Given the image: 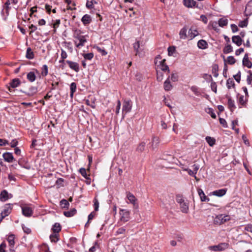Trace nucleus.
Masks as SVG:
<instances>
[{
    "instance_id": "obj_43",
    "label": "nucleus",
    "mask_w": 252,
    "mask_h": 252,
    "mask_svg": "<svg viewBox=\"0 0 252 252\" xmlns=\"http://www.w3.org/2000/svg\"><path fill=\"white\" fill-rule=\"evenodd\" d=\"M162 71H167L168 72H169V67L167 65H166L164 63H162L161 65H159L158 67Z\"/></svg>"
},
{
    "instance_id": "obj_35",
    "label": "nucleus",
    "mask_w": 252,
    "mask_h": 252,
    "mask_svg": "<svg viewBox=\"0 0 252 252\" xmlns=\"http://www.w3.org/2000/svg\"><path fill=\"white\" fill-rule=\"evenodd\" d=\"M26 58L28 59H32L34 58L33 52L30 48H28L27 50Z\"/></svg>"
},
{
    "instance_id": "obj_13",
    "label": "nucleus",
    "mask_w": 252,
    "mask_h": 252,
    "mask_svg": "<svg viewBox=\"0 0 252 252\" xmlns=\"http://www.w3.org/2000/svg\"><path fill=\"white\" fill-rule=\"evenodd\" d=\"M66 62L71 69L77 72L79 71V65L78 63L70 61H66Z\"/></svg>"
},
{
    "instance_id": "obj_7",
    "label": "nucleus",
    "mask_w": 252,
    "mask_h": 252,
    "mask_svg": "<svg viewBox=\"0 0 252 252\" xmlns=\"http://www.w3.org/2000/svg\"><path fill=\"white\" fill-rule=\"evenodd\" d=\"M184 4L187 7L192 8L194 6L202 9L203 8V5H199L198 3H196L194 0H184Z\"/></svg>"
},
{
    "instance_id": "obj_10",
    "label": "nucleus",
    "mask_w": 252,
    "mask_h": 252,
    "mask_svg": "<svg viewBox=\"0 0 252 252\" xmlns=\"http://www.w3.org/2000/svg\"><path fill=\"white\" fill-rule=\"evenodd\" d=\"M227 191L226 189H222L218 190H216L212 192H211L209 196H211L212 195H216L219 197H221L225 194Z\"/></svg>"
},
{
    "instance_id": "obj_59",
    "label": "nucleus",
    "mask_w": 252,
    "mask_h": 252,
    "mask_svg": "<svg viewBox=\"0 0 252 252\" xmlns=\"http://www.w3.org/2000/svg\"><path fill=\"white\" fill-rule=\"evenodd\" d=\"M121 103L119 100L117 101V105L116 108V114L118 115L119 113L121 108Z\"/></svg>"
},
{
    "instance_id": "obj_44",
    "label": "nucleus",
    "mask_w": 252,
    "mask_h": 252,
    "mask_svg": "<svg viewBox=\"0 0 252 252\" xmlns=\"http://www.w3.org/2000/svg\"><path fill=\"white\" fill-rule=\"evenodd\" d=\"M197 46L200 49H205V40L203 39L199 40L197 43Z\"/></svg>"
},
{
    "instance_id": "obj_15",
    "label": "nucleus",
    "mask_w": 252,
    "mask_h": 252,
    "mask_svg": "<svg viewBox=\"0 0 252 252\" xmlns=\"http://www.w3.org/2000/svg\"><path fill=\"white\" fill-rule=\"evenodd\" d=\"M163 87L164 90L166 91H169L172 90L173 86L170 81V76H169L164 82Z\"/></svg>"
},
{
    "instance_id": "obj_55",
    "label": "nucleus",
    "mask_w": 252,
    "mask_h": 252,
    "mask_svg": "<svg viewBox=\"0 0 252 252\" xmlns=\"http://www.w3.org/2000/svg\"><path fill=\"white\" fill-rule=\"evenodd\" d=\"M219 121H220V124L224 127H227V123H226V121L225 120V119H224L223 118H220Z\"/></svg>"
},
{
    "instance_id": "obj_12",
    "label": "nucleus",
    "mask_w": 252,
    "mask_h": 252,
    "mask_svg": "<svg viewBox=\"0 0 252 252\" xmlns=\"http://www.w3.org/2000/svg\"><path fill=\"white\" fill-rule=\"evenodd\" d=\"M242 63L244 66L247 67L248 68H251L252 67V63L249 60L248 53L245 54L242 61Z\"/></svg>"
},
{
    "instance_id": "obj_51",
    "label": "nucleus",
    "mask_w": 252,
    "mask_h": 252,
    "mask_svg": "<svg viewBox=\"0 0 252 252\" xmlns=\"http://www.w3.org/2000/svg\"><path fill=\"white\" fill-rule=\"evenodd\" d=\"M50 238L52 242H56L58 240V234L57 233L51 234L50 236Z\"/></svg>"
},
{
    "instance_id": "obj_37",
    "label": "nucleus",
    "mask_w": 252,
    "mask_h": 252,
    "mask_svg": "<svg viewBox=\"0 0 252 252\" xmlns=\"http://www.w3.org/2000/svg\"><path fill=\"white\" fill-rule=\"evenodd\" d=\"M236 62V59L234 58L233 56H228L227 58L226 63H228L229 64L233 65Z\"/></svg>"
},
{
    "instance_id": "obj_50",
    "label": "nucleus",
    "mask_w": 252,
    "mask_h": 252,
    "mask_svg": "<svg viewBox=\"0 0 252 252\" xmlns=\"http://www.w3.org/2000/svg\"><path fill=\"white\" fill-rule=\"evenodd\" d=\"M241 71H239L238 73L236 74L233 75V77L234 79L238 83H240L241 81Z\"/></svg>"
},
{
    "instance_id": "obj_58",
    "label": "nucleus",
    "mask_w": 252,
    "mask_h": 252,
    "mask_svg": "<svg viewBox=\"0 0 252 252\" xmlns=\"http://www.w3.org/2000/svg\"><path fill=\"white\" fill-rule=\"evenodd\" d=\"M70 92H75L76 90V84L74 82L71 83L70 86Z\"/></svg>"
},
{
    "instance_id": "obj_53",
    "label": "nucleus",
    "mask_w": 252,
    "mask_h": 252,
    "mask_svg": "<svg viewBox=\"0 0 252 252\" xmlns=\"http://www.w3.org/2000/svg\"><path fill=\"white\" fill-rule=\"evenodd\" d=\"M211 87L212 90L214 92L216 93L217 91V85L216 82L212 81L211 84Z\"/></svg>"
},
{
    "instance_id": "obj_34",
    "label": "nucleus",
    "mask_w": 252,
    "mask_h": 252,
    "mask_svg": "<svg viewBox=\"0 0 252 252\" xmlns=\"http://www.w3.org/2000/svg\"><path fill=\"white\" fill-rule=\"evenodd\" d=\"M218 24L220 27H223L227 25L228 20L224 18H221L219 19Z\"/></svg>"
},
{
    "instance_id": "obj_45",
    "label": "nucleus",
    "mask_w": 252,
    "mask_h": 252,
    "mask_svg": "<svg viewBox=\"0 0 252 252\" xmlns=\"http://www.w3.org/2000/svg\"><path fill=\"white\" fill-rule=\"evenodd\" d=\"M47 74H48V66L46 64L43 65L42 66V68L41 74L43 76H45L47 75Z\"/></svg>"
},
{
    "instance_id": "obj_4",
    "label": "nucleus",
    "mask_w": 252,
    "mask_h": 252,
    "mask_svg": "<svg viewBox=\"0 0 252 252\" xmlns=\"http://www.w3.org/2000/svg\"><path fill=\"white\" fill-rule=\"evenodd\" d=\"M132 102L130 99H125L123 104L122 112L125 114L131 111Z\"/></svg>"
},
{
    "instance_id": "obj_48",
    "label": "nucleus",
    "mask_w": 252,
    "mask_h": 252,
    "mask_svg": "<svg viewBox=\"0 0 252 252\" xmlns=\"http://www.w3.org/2000/svg\"><path fill=\"white\" fill-rule=\"evenodd\" d=\"M248 73H249V75L247 76V83L250 85L252 82V72L251 70H249Z\"/></svg>"
},
{
    "instance_id": "obj_42",
    "label": "nucleus",
    "mask_w": 252,
    "mask_h": 252,
    "mask_svg": "<svg viewBox=\"0 0 252 252\" xmlns=\"http://www.w3.org/2000/svg\"><path fill=\"white\" fill-rule=\"evenodd\" d=\"M83 56L85 60H91L94 57V54L92 53L83 54Z\"/></svg>"
},
{
    "instance_id": "obj_39",
    "label": "nucleus",
    "mask_w": 252,
    "mask_h": 252,
    "mask_svg": "<svg viewBox=\"0 0 252 252\" xmlns=\"http://www.w3.org/2000/svg\"><path fill=\"white\" fill-rule=\"evenodd\" d=\"M248 24V18H246L245 20L241 21L239 22L238 26L241 28L246 27Z\"/></svg>"
},
{
    "instance_id": "obj_21",
    "label": "nucleus",
    "mask_w": 252,
    "mask_h": 252,
    "mask_svg": "<svg viewBox=\"0 0 252 252\" xmlns=\"http://www.w3.org/2000/svg\"><path fill=\"white\" fill-rule=\"evenodd\" d=\"M126 197L131 204L135 205L137 199L133 194L128 192L126 193Z\"/></svg>"
},
{
    "instance_id": "obj_52",
    "label": "nucleus",
    "mask_w": 252,
    "mask_h": 252,
    "mask_svg": "<svg viewBox=\"0 0 252 252\" xmlns=\"http://www.w3.org/2000/svg\"><path fill=\"white\" fill-rule=\"evenodd\" d=\"M79 172L82 175L83 177L87 179V174L86 172V170L84 168H81L79 169Z\"/></svg>"
},
{
    "instance_id": "obj_60",
    "label": "nucleus",
    "mask_w": 252,
    "mask_h": 252,
    "mask_svg": "<svg viewBox=\"0 0 252 252\" xmlns=\"http://www.w3.org/2000/svg\"><path fill=\"white\" fill-rule=\"evenodd\" d=\"M94 210L95 211H97L98 210L99 202H98L97 199H96V198H94Z\"/></svg>"
},
{
    "instance_id": "obj_17",
    "label": "nucleus",
    "mask_w": 252,
    "mask_h": 252,
    "mask_svg": "<svg viewBox=\"0 0 252 252\" xmlns=\"http://www.w3.org/2000/svg\"><path fill=\"white\" fill-rule=\"evenodd\" d=\"M232 42L236 44L238 46L241 45L242 43V39L239 35H234L232 37Z\"/></svg>"
},
{
    "instance_id": "obj_16",
    "label": "nucleus",
    "mask_w": 252,
    "mask_h": 252,
    "mask_svg": "<svg viewBox=\"0 0 252 252\" xmlns=\"http://www.w3.org/2000/svg\"><path fill=\"white\" fill-rule=\"evenodd\" d=\"M226 97L228 98V102L227 104L228 108L231 111H233V109L236 108V106L234 104V101L232 100L230 96H228V95H226Z\"/></svg>"
},
{
    "instance_id": "obj_3",
    "label": "nucleus",
    "mask_w": 252,
    "mask_h": 252,
    "mask_svg": "<svg viewBox=\"0 0 252 252\" xmlns=\"http://www.w3.org/2000/svg\"><path fill=\"white\" fill-rule=\"evenodd\" d=\"M229 247V244L227 243H221L218 245H214L209 246L208 249L215 252L223 251L227 249Z\"/></svg>"
},
{
    "instance_id": "obj_61",
    "label": "nucleus",
    "mask_w": 252,
    "mask_h": 252,
    "mask_svg": "<svg viewBox=\"0 0 252 252\" xmlns=\"http://www.w3.org/2000/svg\"><path fill=\"white\" fill-rule=\"evenodd\" d=\"M126 231V229L124 227H121L118 229V230L116 231V234H124Z\"/></svg>"
},
{
    "instance_id": "obj_33",
    "label": "nucleus",
    "mask_w": 252,
    "mask_h": 252,
    "mask_svg": "<svg viewBox=\"0 0 252 252\" xmlns=\"http://www.w3.org/2000/svg\"><path fill=\"white\" fill-rule=\"evenodd\" d=\"M27 79L31 82L35 81L36 76L33 72H30L27 74Z\"/></svg>"
},
{
    "instance_id": "obj_29",
    "label": "nucleus",
    "mask_w": 252,
    "mask_h": 252,
    "mask_svg": "<svg viewBox=\"0 0 252 252\" xmlns=\"http://www.w3.org/2000/svg\"><path fill=\"white\" fill-rule=\"evenodd\" d=\"M18 2L17 0H6V1L5 3V8L7 10H8L10 9V5L11 3L16 4Z\"/></svg>"
},
{
    "instance_id": "obj_32",
    "label": "nucleus",
    "mask_w": 252,
    "mask_h": 252,
    "mask_svg": "<svg viewBox=\"0 0 252 252\" xmlns=\"http://www.w3.org/2000/svg\"><path fill=\"white\" fill-rule=\"evenodd\" d=\"M37 92V89L36 87H32L30 89L28 93H25L29 96H33Z\"/></svg>"
},
{
    "instance_id": "obj_62",
    "label": "nucleus",
    "mask_w": 252,
    "mask_h": 252,
    "mask_svg": "<svg viewBox=\"0 0 252 252\" xmlns=\"http://www.w3.org/2000/svg\"><path fill=\"white\" fill-rule=\"evenodd\" d=\"M61 59H63V60H64L67 57V53L66 52L63 50V49H62L61 50Z\"/></svg>"
},
{
    "instance_id": "obj_46",
    "label": "nucleus",
    "mask_w": 252,
    "mask_h": 252,
    "mask_svg": "<svg viewBox=\"0 0 252 252\" xmlns=\"http://www.w3.org/2000/svg\"><path fill=\"white\" fill-rule=\"evenodd\" d=\"M218 66L216 64L214 65L212 68V73H213L214 76L215 77H218L219 74L218 72Z\"/></svg>"
},
{
    "instance_id": "obj_47",
    "label": "nucleus",
    "mask_w": 252,
    "mask_h": 252,
    "mask_svg": "<svg viewBox=\"0 0 252 252\" xmlns=\"http://www.w3.org/2000/svg\"><path fill=\"white\" fill-rule=\"evenodd\" d=\"M97 51L101 54L102 56H105L107 54V52L104 49L101 48L98 46L95 47Z\"/></svg>"
},
{
    "instance_id": "obj_31",
    "label": "nucleus",
    "mask_w": 252,
    "mask_h": 252,
    "mask_svg": "<svg viewBox=\"0 0 252 252\" xmlns=\"http://www.w3.org/2000/svg\"><path fill=\"white\" fill-rule=\"evenodd\" d=\"M233 51V48L230 44H227L225 46L223 49V52L224 54H228Z\"/></svg>"
},
{
    "instance_id": "obj_56",
    "label": "nucleus",
    "mask_w": 252,
    "mask_h": 252,
    "mask_svg": "<svg viewBox=\"0 0 252 252\" xmlns=\"http://www.w3.org/2000/svg\"><path fill=\"white\" fill-rule=\"evenodd\" d=\"M94 216V213L93 212L91 213L88 216V222L86 223L85 226L87 227L89 223V221L93 220Z\"/></svg>"
},
{
    "instance_id": "obj_41",
    "label": "nucleus",
    "mask_w": 252,
    "mask_h": 252,
    "mask_svg": "<svg viewBox=\"0 0 252 252\" xmlns=\"http://www.w3.org/2000/svg\"><path fill=\"white\" fill-rule=\"evenodd\" d=\"M176 51V48L174 46H170L168 48V54L169 56H173Z\"/></svg>"
},
{
    "instance_id": "obj_57",
    "label": "nucleus",
    "mask_w": 252,
    "mask_h": 252,
    "mask_svg": "<svg viewBox=\"0 0 252 252\" xmlns=\"http://www.w3.org/2000/svg\"><path fill=\"white\" fill-rule=\"evenodd\" d=\"M178 75L175 73H172L171 77H170V80H171L173 82H176L178 80Z\"/></svg>"
},
{
    "instance_id": "obj_28",
    "label": "nucleus",
    "mask_w": 252,
    "mask_h": 252,
    "mask_svg": "<svg viewBox=\"0 0 252 252\" xmlns=\"http://www.w3.org/2000/svg\"><path fill=\"white\" fill-rule=\"evenodd\" d=\"M76 210L73 208L69 211L64 212L63 214L66 217H71L73 216L76 213Z\"/></svg>"
},
{
    "instance_id": "obj_40",
    "label": "nucleus",
    "mask_w": 252,
    "mask_h": 252,
    "mask_svg": "<svg viewBox=\"0 0 252 252\" xmlns=\"http://www.w3.org/2000/svg\"><path fill=\"white\" fill-rule=\"evenodd\" d=\"M60 205L62 206V208H65L68 207L69 204L67 200L65 199H62L60 201Z\"/></svg>"
},
{
    "instance_id": "obj_27",
    "label": "nucleus",
    "mask_w": 252,
    "mask_h": 252,
    "mask_svg": "<svg viewBox=\"0 0 252 252\" xmlns=\"http://www.w3.org/2000/svg\"><path fill=\"white\" fill-rule=\"evenodd\" d=\"M52 230L54 233H58L61 230V226L59 223H55L52 228Z\"/></svg>"
},
{
    "instance_id": "obj_36",
    "label": "nucleus",
    "mask_w": 252,
    "mask_h": 252,
    "mask_svg": "<svg viewBox=\"0 0 252 252\" xmlns=\"http://www.w3.org/2000/svg\"><path fill=\"white\" fill-rule=\"evenodd\" d=\"M197 193L200 196V199L201 201H205V194L204 193V191L203 190L201 189L198 188L197 189Z\"/></svg>"
},
{
    "instance_id": "obj_2",
    "label": "nucleus",
    "mask_w": 252,
    "mask_h": 252,
    "mask_svg": "<svg viewBox=\"0 0 252 252\" xmlns=\"http://www.w3.org/2000/svg\"><path fill=\"white\" fill-rule=\"evenodd\" d=\"M229 219L230 217L229 216L220 214L215 217L214 219V223L215 224L220 225L229 220Z\"/></svg>"
},
{
    "instance_id": "obj_24",
    "label": "nucleus",
    "mask_w": 252,
    "mask_h": 252,
    "mask_svg": "<svg viewBox=\"0 0 252 252\" xmlns=\"http://www.w3.org/2000/svg\"><path fill=\"white\" fill-rule=\"evenodd\" d=\"M206 141L209 145V146L212 147L216 144V139L214 137L211 136H206Z\"/></svg>"
},
{
    "instance_id": "obj_22",
    "label": "nucleus",
    "mask_w": 252,
    "mask_h": 252,
    "mask_svg": "<svg viewBox=\"0 0 252 252\" xmlns=\"http://www.w3.org/2000/svg\"><path fill=\"white\" fill-rule=\"evenodd\" d=\"M187 29L186 27L182 28L179 32L180 38L182 39H185L188 37V34H187Z\"/></svg>"
},
{
    "instance_id": "obj_8",
    "label": "nucleus",
    "mask_w": 252,
    "mask_h": 252,
    "mask_svg": "<svg viewBox=\"0 0 252 252\" xmlns=\"http://www.w3.org/2000/svg\"><path fill=\"white\" fill-rule=\"evenodd\" d=\"M12 211V206L10 204H6L1 212V219H3L5 217L8 216L10 214Z\"/></svg>"
},
{
    "instance_id": "obj_18",
    "label": "nucleus",
    "mask_w": 252,
    "mask_h": 252,
    "mask_svg": "<svg viewBox=\"0 0 252 252\" xmlns=\"http://www.w3.org/2000/svg\"><path fill=\"white\" fill-rule=\"evenodd\" d=\"M81 21L84 25H87L91 22L92 19L89 15L85 14L82 18Z\"/></svg>"
},
{
    "instance_id": "obj_1",
    "label": "nucleus",
    "mask_w": 252,
    "mask_h": 252,
    "mask_svg": "<svg viewBox=\"0 0 252 252\" xmlns=\"http://www.w3.org/2000/svg\"><path fill=\"white\" fill-rule=\"evenodd\" d=\"M87 35H82L80 31H76L73 35V37L75 39L74 43L76 47L80 48L84 46L87 42Z\"/></svg>"
},
{
    "instance_id": "obj_23",
    "label": "nucleus",
    "mask_w": 252,
    "mask_h": 252,
    "mask_svg": "<svg viewBox=\"0 0 252 252\" xmlns=\"http://www.w3.org/2000/svg\"><path fill=\"white\" fill-rule=\"evenodd\" d=\"M165 62V59H162L160 55H158L155 59V63L157 67H158V66L161 65L162 63H164Z\"/></svg>"
},
{
    "instance_id": "obj_49",
    "label": "nucleus",
    "mask_w": 252,
    "mask_h": 252,
    "mask_svg": "<svg viewBox=\"0 0 252 252\" xmlns=\"http://www.w3.org/2000/svg\"><path fill=\"white\" fill-rule=\"evenodd\" d=\"M208 114H210L211 117L213 119L216 118V115L214 110L212 108H208V111L207 112Z\"/></svg>"
},
{
    "instance_id": "obj_6",
    "label": "nucleus",
    "mask_w": 252,
    "mask_h": 252,
    "mask_svg": "<svg viewBox=\"0 0 252 252\" xmlns=\"http://www.w3.org/2000/svg\"><path fill=\"white\" fill-rule=\"evenodd\" d=\"M22 214L27 217H31L33 213V209L28 205H24L22 206Z\"/></svg>"
},
{
    "instance_id": "obj_38",
    "label": "nucleus",
    "mask_w": 252,
    "mask_h": 252,
    "mask_svg": "<svg viewBox=\"0 0 252 252\" xmlns=\"http://www.w3.org/2000/svg\"><path fill=\"white\" fill-rule=\"evenodd\" d=\"M145 145H146V143L145 142H141L138 146V147L137 148V151L139 152H143L145 149Z\"/></svg>"
},
{
    "instance_id": "obj_5",
    "label": "nucleus",
    "mask_w": 252,
    "mask_h": 252,
    "mask_svg": "<svg viewBox=\"0 0 252 252\" xmlns=\"http://www.w3.org/2000/svg\"><path fill=\"white\" fill-rule=\"evenodd\" d=\"M120 220L121 221L126 222L130 219V212L126 209H120Z\"/></svg>"
},
{
    "instance_id": "obj_9",
    "label": "nucleus",
    "mask_w": 252,
    "mask_h": 252,
    "mask_svg": "<svg viewBox=\"0 0 252 252\" xmlns=\"http://www.w3.org/2000/svg\"><path fill=\"white\" fill-rule=\"evenodd\" d=\"M21 81L19 79H14L9 83V87H8V90L10 92L14 91L13 89L17 87L20 84Z\"/></svg>"
},
{
    "instance_id": "obj_26",
    "label": "nucleus",
    "mask_w": 252,
    "mask_h": 252,
    "mask_svg": "<svg viewBox=\"0 0 252 252\" xmlns=\"http://www.w3.org/2000/svg\"><path fill=\"white\" fill-rule=\"evenodd\" d=\"M15 236L14 235H10L8 236L7 240L9 243V246L13 247L15 245Z\"/></svg>"
},
{
    "instance_id": "obj_25",
    "label": "nucleus",
    "mask_w": 252,
    "mask_h": 252,
    "mask_svg": "<svg viewBox=\"0 0 252 252\" xmlns=\"http://www.w3.org/2000/svg\"><path fill=\"white\" fill-rule=\"evenodd\" d=\"M226 86L228 89H230L231 87H232L233 88H235V84L232 78H229L227 80Z\"/></svg>"
},
{
    "instance_id": "obj_20",
    "label": "nucleus",
    "mask_w": 252,
    "mask_h": 252,
    "mask_svg": "<svg viewBox=\"0 0 252 252\" xmlns=\"http://www.w3.org/2000/svg\"><path fill=\"white\" fill-rule=\"evenodd\" d=\"M181 211L184 213H188L189 211V203L186 201L180 205Z\"/></svg>"
},
{
    "instance_id": "obj_30",
    "label": "nucleus",
    "mask_w": 252,
    "mask_h": 252,
    "mask_svg": "<svg viewBox=\"0 0 252 252\" xmlns=\"http://www.w3.org/2000/svg\"><path fill=\"white\" fill-rule=\"evenodd\" d=\"M152 146L153 149L157 147L159 143V138L158 137L154 136L152 139Z\"/></svg>"
},
{
    "instance_id": "obj_19",
    "label": "nucleus",
    "mask_w": 252,
    "mask_h": 252,
    "mask_svg": "<svg viewBox=\"0 0 252 252\" xmlns=\"http://www.w3.org/2000/svg\"><path fill=\"white\" fill-rule=\"evenodd\" d=\"M9 198L8 192L5 190H2L0 194V200L1 201H5Z\"/></svg>"
},
{
    "instance_id": "obj_63",
    "label": "nucleus",
    "mask_w": 252,
    "mask_h": 252,
    "mask_svg": "<svg viewBox=\"0 0 252 252\" xmlns=\"http://www.w3.org/2000/svg\"><path fill=\"white\" fill-rule=\"evenodd\" d=\"M231 28L232 32L234 33L239 31V29L238 28L237 26L234 24L231 25Z\"/></svg>"
},
{
    "instance_id": "obj_11",
    "label": "nucleus",
    "mask_w": 252,
    "mask_h": 252,
    "mask_svg": "<svg viewBox=\"0 0 252 252\" xmlns=\"http://www.w3.org/2000/svg\"><path fill=\"white\" fill-rule=\"evenodd\" d=\"M2 157L3 158L4 161L8 163H11L13 161L15 160L12 154L10 152L3 153Z\"/></svg>"
},
{
    "instance_id": "obj_54",
    "label": "nucleus",
    "mask_w": 252,
    "mask_h": 252,
    "mask_svg": "<svg viewBox=\"0 0 252 252\" xmlns=\"http://www.w3.org/2000/svg\"><path fill=\"white\" fill-rule=\"evenodd\" d=\"M139 46H140V44H139V41L136 42L133 44V48H134V50L136 51V55L138 54V49L139 48Z\"/></svg>"
},
{
    "instance_id": "obj_64",
    "label": "nucleus",
    "mask_w": 252,
    "mask_h": 252,
    "mask_svg": "<svg viewBox=\"0 0 252 252\" xmlns=\"http://www.w3.org/2000/svg\"><path fill=\"white\" fill-rule=\"evenodd\" d=\"M245 230L247 231L252 233V225L251 224L247 225L245 227Z\"/></svg>"
},
{
    "instance_id": "obj_14",
    "label": "nucleus",
    "mask_w": 252,
    "mask_h": 252,
    "mask_svg": "<svg viewBox=\"0 0 252 252\" xmlns=\"http://www.w3.org/2000/svg\"><path fill=\"white\" fill-rule=\"evenodd\" d=\"M198 34V31L193 27H191L188 32V37H189L190 40L192 39Z\"/></svg>"
}]
</instances>
